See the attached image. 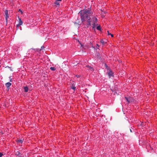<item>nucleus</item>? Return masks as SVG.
<instances>
[{"label": "nucleus", "instance_id": "f8f14e48", "mask_svg": "<svg viewBox=\"0 0 157 157\" xmlns=\"http://www.w3.org/2000/svg\"><path fill=\"white\" fill-rule=\"evenodd\" d=\"M15 154L16 155H17L19 157H21L22 155L19 151H17L16 152Z\"/></svg>", "mask_w": 157, "mask_h": 157}, {"label": "nucleus", "instance_id": "20e7f679", "mask_svg": "<svg viewBox=\"0 0 157 157\" xmlns=\"http://www.w3.org/2000/svg\"><path fill=\"white\" fill-rule=\"evenodd\" d=\"M86 67L90 72H92L94 71V69L92 67L88 65L86 66Z\"/></svg>", "mask_w": 157, "mask_h": 157}, {"label": "nucleus", "instance_id": "ddd939ff", "mask_svg": "<svg viewBox=\"0 0 157 157\" xmlns=\"http://www.w3.org/2000/svg\"><path fill=\"white\" fill-rule=\"evenodd\" d=\"M17 142L18 143V144H22L23 142V140H17Z\"/></svg>", "mask_w": 157, "mask_h": 157}, {"label": "nucleus", "instance_id": "f03ea898", "mask_svg": "<svg viewBox=\"0 0 157 157\" xmlns=\"http://www.w3.org/2000/svg\"><path fill=\"white\" fill-rule=\"evenodd\" d=\"M90 18L91 21V23H92L91 24L92 25V27L94 29L96 26V23L97 22V18L95 17H92V18L90 17H89Z\"/></svg>", "mask_w": 157, "mask_h": 157}, {"label": "nucleus", "instance_id": "5701e85b", "mask_svg": "<svg viewBox=\"0 0 157 157\" xmlns=\"http://www.w3.org/2000/svg\"><path fill=\"white\" fill-rule=\"evenodd\" d=\"M12 78H10V81L11 82H12Z\"/></svg>", "mask_w": 157, "mask_h": 157}, {"label": "nucleus", "instance_id": "9b49d317", "mask_svg": "<svg viewBox=\"0 0 157 157\" xmlns=\"http://www.w3.org/2000/svg\"><path fill=\"white\" fill-rule=\"evenodd\" d=\"M75 83H73L71 86V88L74 90H75L76 89V87L75 86Z\"/></svg>", "mask_w": 157, "mask_h": 157}, {"label": "nucleus", "instance_id": "4be33fe9", "mask_svg": "<svg viewBox=\"0 0 157 157\" xmlns=\"http://www.w3.org/2000/svg\"><path fill=\"white\" fill-rule=\"evenodd\" d=\"M76 77H77V78H78L80 77V76L79 75H75Z\"/></svg>", "mask_w": 157, "mask_h": 157}, {"label": "nucleus", "instance_id": "aec40b11", "mask_svg": "<svg viewBox=\"0 0 157 157\" xmlns=\"http://www.w3.org/2000/svg\"><path fill=\"white\" fill-rule=\"evenodd\" d=\"M3 155V154L0 152V157H2V156Z\"/></svg>", "mask_w": 157, "mask_h": 157}, {"label": "nucleus", "instance_id": "a878e982", "mask_svg": "<svg viewBox=\"0 0 157 157\" xmlns=\"http://www.w3.org/2000/svg\"><path fill=\"white\" fill-rule=\"evenodd\" d=\"M130 130L131 132H132V130L130 129Z\"/></svg>", "mask_w": 157, "mask_h": 157}, {"label": "nucleus", "instance_id": "6e6552de", "mask_svg": "<svg viewBox=\"0 0 157 157\" xmlns=\"http://www.w3.org/2000/svg\"><path fill=\"white\" fill-rule=\"evenodd\" d=\"M44 47L43 46H42L41 47V48L40 49L39 48H35V49H33L35 52H39L42 49L44 48Z\"/></svg>", "mask_w": 157, "mask_h": 157}, {"label": "nucleus", "instance_id": "b1692460", "mask_svg": "<svg viewBox=\"0 0 157 157\" xmlns=\"http://www.w3.org/2000/svg\"><path fill=\"white\" fill-rule=\"evenodd\" d=\"M57 1H61V0H56Z\"/></svg>", "mask_w": 157, "mask_h": 157}, {"label": "nucleus", "instance_id": "bb28decb", "mask_svg": "<svg viewBox=\"0 0 157 157\" xmlns=\"http://www.w3.org/2000/svg\"><path fill=\"white\" fill-rule=\"evenodd\" d=\"M78 40V42H79V40Z\"/></svg>", "mask_w": 157, "mask_h": 157}, {"label": "nucleus", "instance_id": "4468645a", "mask_svg": "<svg viewBox=\"0 0 157 157\" xmlns=\"http://www.w3.org/2000/svg\"><path fill=\"white\" fill-rule=\"evenodd\" d=\"M108 33V36H109V37L110 38V36H111V38H113V34H111V33H109V31H107Z\"/></svg>", "mask_w": 157, "mask_h": 157}, {"label": "nucleus", "instance_id": "39448f33", "mask_svg": "<svg viewBox=\"0 0 157 157\" xmlns=\"http://www.w3.org/2000/svg\"><path fill=\"white\" fill-rule=\"evenodd\" d=\"M5 17L6 19V22L7 23L8 18L9 17L8 14V11L7 10H6L5 11Z\"/></svg>", "mask_w": 157, "mask_h": 157}, {"label": "nucleus", "instance_id": "412c9836", "mask_svg": "<svg viewBox=\"0 0 157 157\" xmlns=\"http://www.w3.org/2000/svg\"><path fill=\"white\" fill-rule=\"evenodd\" d=\"M19 11L21 13V14H22L23 13L22 11L20 9L19 10Z\"/></svg>", "mask_w": 157, "mask_h": 157}, {"label": "nucleus", "instance_id": "7ed1b4c3", "mask_svg": "<svg viewBox=\"0 0 157 157\" xmlns=\"http://www.w3.org/2000/svg\"><path fill=\"white\" fill-rule=\"evenodd\" d=\"M91 19L90 18L88 19L87 20V22L88 23V24L86 25V27L87 28L90 27V26L92 27V25L91 24Z\"/></svg>", "mask_w": 157, "mask_h": 157}, {"label": "nucleus", "instance_id": "f3484780", "mask_svg": "<svg viewBox=\"0 0 157 157\" xmlns=\"http://www.w3.org/2000/svg\"><path fill=\"white\" fill-rule=\"evenodd\" d=\"M50 69L53 71H54L56 70V68L54 67H51Z\"/></svg>", "mask_w": 157, "mask_h": 157}, {"label": "nucleus", "instance_id": "a211bd4d", "mask_svg": "<svg viewBox=\"0 0 157 157\" xmlns=\"http://www.w3.org/2000/svg\"><path fill=\"white\" fill-rule=\"evenodd\" d=\"M97 29L98 30H101V27L100 26H98L97 27Z\"/></svg>", "mask_w": 157, "mask_h": 157}, {"label": "nucleus", "instance_id": "f257e3e1", "mask_svg": "<svg viewBox=\"0 0 157 157\" xmlns=\"http://www.w3.org/2000/svg\"><path fill=\"white\" fill-rule=\"evenodd\" d=\"M79 13L81 15V20L82 22L84 21L85 19L88 20L90 17L93 16V12L90 9L83 10L79 12Z\"/></svg>", "mask_w": 157, "mask_h": 157}, {"label": "nucleus", "instance_id": "6ab92c4d", "mask_svg": "<svg viewBox=\"0 0 157 157\" xmlns=\"http://www.w3.org/2000/svg\"><path fill=\"white\" fill-rule=\"evenodd\" d=\"M55 4H56L57 5H59V2H58L57 1H56V2H55Z\"/></svg>", "mask_w": 157, "mask_h": 157}, {"label": "nucleus", "instance_id": "dca6fc26", "mask_svg": "<svg viewBox=\"0 0 157 157\" xmlns=\"http://www.w3.org/2000/svg\"><path fill=\"white\" fill-rule=\"evenodd\" d=\"M101 42L103 44H105L107 43V41L104 42V40H101Z\"/></svg>", "mask_w": 157, "mask_h": 157}, {"label": "nucleus", "instance_id": "0eeeda50", "mask_svg": "<svg viewBox=\"0 0 157 157\" xmlns=\"http://www.w3.org/2000/svg\"><path fill=\"white\" fill-rule=\"evenodd\" d=\"M125 98L126 99V100L127 101L128 103L131 102L133 100L132 98L130 97L128 98L125 97Z\"/></svg>", "mask_w": 157, "mask_h": 157}, {"label": "nucleus", "instance_id": "1a4fd4ad", "mask_svg": "<svg viewBox=\"0 0 157 157\" xmlns=\"http://www.w3.org/2000/svg\"><path fill=\"white\" fill-rule=\"evenodd\" d=\"M18 19L19 20V23L17 25V26L18 27L19 26L23 24V22L21 20V18L18 17Z\"/></svg>", "mask_w": 157, "mask_h": 157}, {"label": "nucleus", "instance_id": "9d476101", "mask_svg": "<svg viewBox=\"0 0 157 157\" xmlns=\"http://www.w3.org/2000/svg\"><path fill=\"white\" fill-rule=\"evenodd\" d=\"M11 83L9 82H8L6 83L5 85L6 86L7 88L8 89H9V87L11 86Z\"/></svg>", "mask_w": 157, "mask_h": 157}, {"label": "nucleus", "instance_id": "393cba45", "mask_svg": "<svg viewBox=\"0 0 157 157\" xmlns=\"http://www.w3.org/2000/svg\"><path fill=\"white\" fill-rule=\"evenodd\" d=\"M11 76L9 77V78H10H10H11Z\"/></svg>", "mask_w": 157, "mask_h": 157}, {"label": "nucleus", "instance_id": "423d86ee", "mask_svg": "<svg viewBox=\"0 0 157 157\" xmlns=\"http://www.w3.org/2000/svg\"><path fill=\"white\" fill-rule=\"evenodd\" d=\"M108 74L109 78L113 77V73L111 70H109Z\"/></svg>", "mask_w": 157, "mask_h": 157}, {"label": "nucleus", "instance_id": "2eb2a0df", "mask_svg": "<svg viewBox=\"0 0 157 157\" xmlns=\"http://www.w3.org/2000/svg\"><path fill=\"white\" fill-rule=\"evenodd\" d=\"M25 92H28L29 90V88L28 86H26L25 87H24Z\"/></svg>", "mask_w": 157, "mask_h": 157}]
</instances>
